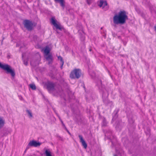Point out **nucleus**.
Returning <instances> with one entry per match:
<instances>
[{
  "label": "nucleus",
  "mask_w": 156,
  "mask_h": 156,
  "mask_svg": "<svg viewBox=\"0 0 156 156\" xmlns=\"http://www.w3.org/2000/svg\"><path fill=\"white\" fill-rule=\"evenodd\" d=\"M61 122H62V124L63 126H64V127H65V126L64 124V123H63V122H62V121Z\"/></svg>",
  "instance_id": "20"
},
{
  "label": "nucleus",
  "mask_w": 156,
  "mask_h": 156,
  "mask_svg": "<svg viewBox=\"0 0 156 156\" xmlns=\"http://www.w3.org/2000/svg\"><path fill=\"white\" fill-rule=\"evenodd\" d=\"M92 0H87V3L89 5H90L91 3Z\"/></svg>",
  "instance_id": "18"
},
{
  "label": "nucleus",
  "mask_w": 156,
  "mask_h": 156,
  "mask_svg": "<svg viewBox=\"0 0 156 156\" xmlns=\"http://www.w3.org/2000/svg\"><path fill=\"white\" fill-rule=\"evenodd\" d=\"M154 30H155V31H156V26H155L154 27Z\"/></svg>",
  "instance_id": "21"
},
{
  "label": "nucleus",
  "mask_w": 156,
  "mask_h": 156,
  "mask_svg": "<svg viewBox=\"0 0 156 156\" xmlns=\"http://www.w3.org/2000/svg\"><path fill=\"white\" fill-rule=\"evenodd\" d=\"M79 137L80 140V141L82 145L85 149H86L87 147V145L85 140L83 139V136L81 135H79Z\"/></svg>",
  "instance_id": "9"
},
{
  "label": "nucleus",
  "mask_w": 156,
  "mask_h": 156,
  "mask_svg": "<svg viewBox=\"0 0 156 156\" xmlns=\"http://www.w3.org/2000/svg\"><path fill=\"white\" fill-rule=\"evenodd\" d=\"M58 58L60 60V61L63 64L64 63L63 61V60L62 57L61 56H59L58 57Z\"/></svg>",
  "instance_id": "17"
},
{
  "label": "nucleus",
  "mask_w": 156,
  "mask_h": 156,
  "mask_svg": "<svg viewBox=\"0 0 156 156\" xmlns=\"http://www.w3.org/2000/svg\"><path fill=\"white\" fill-rule=\"evenodd\" d=\"M67 132H68V133L69 134H70V133H69V132L68 131V130L67 129Z\"/></svg>",
  "instance_id": "22"
},
{
  "label": "nucleus",
  "mask_w": 156,
  "mask_h": 156,
  "mask_svg": "<svg viewBox=\"0 0 156 156\" xmlns=\"http://www.w3.org/2000/svg\"><path fill=\"white\" fill-rule=\"evenodd\" d=\"M81 71L79 69H75L71 72L70 77L72 79H79L81 76Z\"/></svg>",
  "instance_id": "3"
},
{
  "label": "nucleus",
  "mask_w": 156,
  "mask_h": 156,
  "mask_svg": "<svg viewBox=\"0 0 156 156\" xmlns=\"http://www.w3.org/2000/svg\"><path fill=\"white\" fill-rule=\"evenodd\" d=\"M23 24L24 27L28 30L30 31L33 30L34 25L32 21L28 20H24Z\"/></svg>",
  "instance_id": "4"
},
{
  "label": "nucleus",
  "mask_w": 156,
  "mask_h": 156,
  "mask_svg": "<svg viewBox=\"0 0 156 156\" xmlns=\"http://www.w3.org/2000/svg\"><path fill=\"white\" fill-rule=\"evenodd\" d=\"M128 19L126 12L124 11L119 12L118 15H116L113 17L114 23L115 24H123Z\"/></svg>",
  "instance_id": "1"
},
{
  "label": "nucleus",
  "mask_w": 156,
  "mask_h": 156,
  "mask_svg": "<svg viewBox=\"0 0 156 156\" xmlns=\"http://www.w3.org/2000/svg\"><path fill=\"white\" fill-rule=\"evenodd\" d=\"M56 2L59 3L61 7L63 9H64L65 6V0H54Z\"/></svg>",
  "instance_id": "11"
},
{
  "label": "nucleus",
  "mask_w": 156,
  "mask_h": 156,
  "mask_svg": "<svg viewBox=\"0 0 156 156\" xmlns=\"http://www.w3.org/2000/svg\"><path fill=\"white\" fill-rule=\"evenodd\" d=\"M5 124V121L2 118L0 117V127H2Z\"/></svg>",
  "instance_id": "13"
},
{
  "label": "nucleus",
  "mask_w": 156,
  "mask_h": 156,
  "mask_svg": "<svg viewBox=\"0 0 156 156\" xmlns=\"http://www.w3.org/2000/svg\"><path fill=\"white\" fill-rule=\"evenodd\" d=\"M30 87L33 90H35L36 89V87L34 84H30Z\"/></svg>",
  "instance_id": "15"
},
{
  "label": "nucleus",
  "mask_w": 156,
  "mask_h": 156,
  "mask_svg": "<svg viewBox=\"0 0 156 156\" xmlns=\"http://www.w3.org/2000/svg\"><path fill=\"white\" fill-rule=\"evenodd\" d=\"M44 50L45 56L48 55L50 51L49 48L48 46L45 47Z\"/></svg>",
  "instance_id": "12"
},
{
  "label": "nucleus",
  "mask_w": 156,
  "mask_h": 156,
  "mask_svg": "<svg viewBox=\"0 0 156 156\" xmlns=\"http://www.w3.org/2000/svg\"><path fill=\"white\" fill-rule=\"evenodd\" d=\"M26 111H27V113L28 114L29 116L30 117H32V114L31 112L29 110H27Z\"/></svg>",
  "instance_id": "16"
},
{
  "label": "nucleus",
  "mask_w": 156,
  "mask_h": 156,
  "mask_svg": "<svg viewBox=\"0 0 156 156\" xmlns=\"http://www.w3.org/2000/svg\"><path fill=\"white\" fill-rule=\"evenodd\" d=\"M46 60L48 62L49 64H51L53 62L52 56L51 54H49L48 55L45 56Z\"/></svg>",
  "instance_id": "10"
},
{
  "label": "nucleus",
  "mask_w": 156,
  "mask_h": 156,
  "mask_svg": "<svg viewBox=\"0 0 156 156\" xmlns=\"http://www.w3.org/2000/svg\"><path fill=\"white\" fill-rule=\"evenodd\" d=\"M41 144V143L39 142H37L34 140L30 141L28 144V145L29 146L35 147L40 146Z\"/></svg>",
  "instance_id": "7"
},
{
  "label": "nucleus",
  "mask_w": 156,
  "mask_h": 156,
  "mask_svg": "<svg viewBox=\"0 0 156 156\" xmlns=\"http://www.w3.org/2000/svg\"><path fill=\"white\" fill-rule=\"evenodd\" d=\"M45 154L46 156H52L50 151L47 150L45 151Z\"/></svg>",
  "instance_id": "14"
},
{
  "label": "nucleus",
  "mask_w": 156,
  "mask_h": 156,
  "mask_svg": "<svg viewBox=\"0 0 156 156\" xmlns=\"http://www.w3.org/2000/svg\"><path fill=\"white\" fill-rule=\"evenodd\" d=\"M114 156H117L116 155H114Z\"/></svg>",
  "instance_id": "23"
},
{
  "label": "nucleus",
  "mask_w": 156,
  "mask_h": 156,
  "mask_svg": "<svg viewBox=\"0 0 156 156\" xmlns=\"http://www.w3.org/2000/svg\"><path fill=\"white\" fill-rule=\"evenodd\" d=\"M51 21L52 24L57 29H58L60 30H62V28L60 24L59 23H57V21L54 17H52L51 18Z\"/></svg>",
  "instance_id": "6"
},
{
  "label": "nucleus",
  "mask_w": 156,
  "mask_h": 156,
  "mask_svg": "<svg viewBox=\"0 0 156 156\" xmlns=\"http://www.w3.org/2000/svg\"><path fill=\"white\" fill-rule=\"evenodd\" d=\"M0 68L6 71L7 73H10L12 77H14L15 74L14 69H12L11 66L8 64H2L0 62Z\"/></svg>",
  "instance_id": "2"
},
{
  "label": "nucleus",
  "mask_w": 156,
  "mask_h": 156,
  "mask_svg": "<svg viewBox=\"0 0 156 156\" xmlns=\"http://www.w3.org/2000/svg\"><path fill=\"white\" fill-rule=\"evenodd\" d=\"M47 86L48 90L49 91L53 90L54 89V84L52 83L48 82L47 83Z\"/></svg>",
  "instance_id": "8"
},
{
  "label": "nucleus",
  "mask_w": 156,
  "mask_h": 156,
  "mask_svg": "<svg viewBox=\"0 0 156 156\" xmlns=\"http://www.w3.org/2000/svg\"><path fill=\"white\" fill-rule=\"evenodd\" d=\"M24 64L26 65V66H27L28 64V62H27V61H24Z\"/></svg>",
  "instance_id": "19"
},
{
  "label": "nucleus",
  "mask_w": 156,
  "mask_h": 156,
  "mask_svg": "<svg viewBox=\"0 0 156 156\" xmlns=\"http://www.w3.org/2000/svg\"><path fill=\"white\" fill-rule=\"evenodd\" d=\"M98 6L100 7H102V9L105 10H108L109 8V6L106 1L100 0Z\"/></svg>",
  "instance_id": "5"
}]
</instances>
